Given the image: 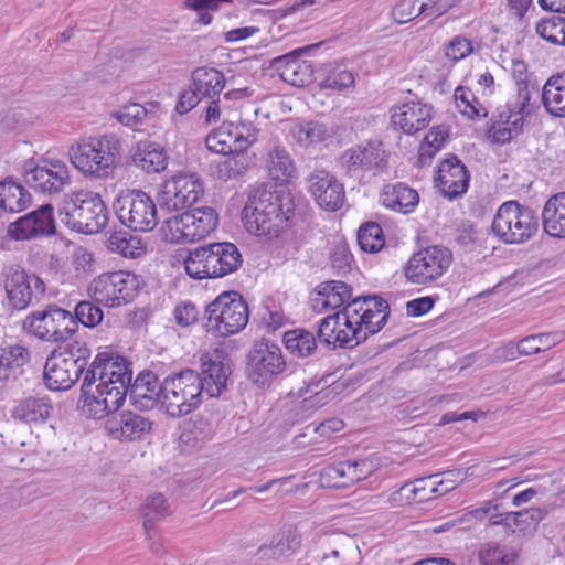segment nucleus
Instances as JSON below:
<instances>
[{"mask_svg": "<svg viewBox=\"0 0 565 565\" xmlns=\"http://www.w3.org/2000/svg\"><path fill=\"white\" fill-rule=\"evenodd\" d=\"M232 130L230 124L210 132L205 138L206 148L215 153L227 154L233 152Z\"/></svg>", "mask_w": 565, "mask_h": 565, "instance_id": "obj_53", "label": "nucleus"}, {"mask_svg": "<svg viewBox=\"0 0 565 565\" xmlns=\"http://www.w3.org/2000/svg\"><path fill=\"white\" fill-rule=\"evenodd\" d=\"M128 394L137 409L148 411L158 404L161 405V383H158V377L152 371L140 372L134 383L130 382Z\"/></svg>", "mask_w": 565, "mask_h": 565, "instance_id": "obj_27", "label": "nucleus"}, {"mask_svg": "<svg viewBox=\"0 0 565 565\" xmlns=\"http://www.w3.org/2000/svg\"><path fill=\"white\" fill-rule=\"evenodd\" d=\"M129 366L130 363L125 358L100 352L94 358L88 370H94V382L105 390H118L124 402L132 376Z\"/></svg>", "mask_w": 565, "mask_h": 565, "instance_id": "obj_16", "label": "nucleus"}, {"mask_svg": "<svg viewBox=\"0 0 565 565\" xmlns=\"http://www.w3.org/2000/svg\"><path fill=\"white\" fill-rule=\"evenodd\" d=\"M118 275L116 271L103 274L90 284L89 291L98 303L107 307H120L117 284Z\"/></svg>", "mask_w": 565, "mask_h": 565, "instance_id": "obj_42", "label": "nucleus"}, {"mask_svg": "<svg viewBox=\"0 0 565 565\" xmlns=\"http://www.w3.org/2000/svg\"><path fill=\"white\" fill-rule=\"evenodd\" d=\"M152 429V422L137 413L125 411L110 415L106 430L114 439L137 440Z\"/></svg>", "mask_w": 565, "mask_h": 565, "instance_id": "obj_26", "label": "nucleus"}, {"mask_svg": "<svg viewBox=\"0 0 565 565\" xmlns=\"http://www.w3.org/2000/svg\"><path fill=\"white\" fill-rule=\"evenodd\" d=\"M265 168L273 180L281 183L294 178L296 174L294 160L288 150L280 145H275L267 151Z\"/></svg>", "mask_w": 565, "mask_h": 565, "instance_id": "obj_38", "label": "nucleus"}, {"mask_svg": "<svg viewBox=\"0 0 565 565\" xmlns=\"http://www.w3.org/2000/svg\"><path fill=\"white\" fill-rule=\"evenodd\" d=\"M170 514V507L161 493L149 495L143 505V529L150 537V532L154 529L157 522L163 520Z\"/></svg>", "mask_w": 565, "mask_h": 565, "instance_id": "obj_47", "label": "nucleus"}, {"mask_svg": "<svg viewBox=\"0 0 565 565\" xmlns=\"http://www.w3.org/2000/svg\"><path fill=\"white\" fill-rule=\"evenodd\" d=\"M249 318L248 306L235 291L223 292L205 308L204 328L218 337H228L242 331Z\"/></svg>", "mask_w": 565, "mask_h": 565, "instance_id": "obj_7", "label": "nucleus"}, {"mask_svg": "<svg viewBox=\"0 0 565 565\" xmlns=\"http://www.w3.org/2000/svg\"><path fill=\"white\" fill-rule=\"evenodd\" d=\"M387 157L383 143L370 140L365 146H358L345 150L340 157V164L348 174L373 169L384 170L387 166Z\"/></svg>", "mask_w": 565, "mask_h": 565, "instance_id": "obj_21", "label": "nucleus"}, {"mask_svg": "<svg viewBox=\"0 0 565 565\" xmlns=\"http://www.w3.org/2000/svg\"><path fill=\"white\" fill-rule=\"evenodd\" d=\"M537 90V88L530 84H523V86H518L516 97L514 100L507 103L509 107H511L516 115H520L524 118V116H530L534 111V106L531 105L532 92Z\"/></svg>", "mask_w": 565, "mask_h": 565, "instance_id": "obj_58", "label": "nucleus"}, {"mask_svg": "<svg viewBox=\"0 0 565 565\" xmlns=\"http://www.w3.org/2000/svg\"><path fill=\"white\" fill-rule=\"evenodd\" d=\"M134 162L147 173H157L166 169L168 157L160 145L145 141L139 143Z\"/></svg>", "mask_w": 565, "mask_h": 565, "instance_id": "obj_40", "label": "nucleus"}, {"mask_svg": "<svg viewBox=\"0 0 565 565\" xmlns=\"http://www.w3.org/2000/svg\"><path fill=\"white\" fill-rule=\"evenodd\" d=\"M452 263L448 247L431 245L414 253L403 268L406 280L415 285H429L447 271Z\"/></svg>", "mask_w": 565, "mask_h": 565, "instance_id": "obj_11", "label": "nucleus"}, {"mask_svg": "<svg viewBox=\"0 0 565 565\" xmlns=\"http://www.w3.org/2000/svg\"><path fill=\"white\" fill-rule=\"evenodd\" d=\"M309 47L281 55L273 60L271 66L279 72L280 78L296 87L309 85L315 79L312 61L303 60L299 55Z\"/></svg>", "mask_w": 565, "mask_h": 565, "instance_id": "obj_25", "label": "nucleus"}, {"mask_svg": "<svg viewBox=\"0 0 565 565\" xmlns=\"http://www.w3.org/2000/svg\"><path fill=\"white\" fill-rule=\"evenodd\" d=\"M30 352L20 344H8L0 348V381H15L22 367L29 363Z\"/></svg>", "mask_w": 565, "mask_h": 565, "instance_id": "obj_35", "label": "nucleus"}, {"mask_svg": "<svg viewBox=\"0 0 565 565\" xmlns=\"http://www.w3.org/2000/svg\"><path fill=\"white\" fill-rule=\"evenodd\" d=\"M392 18L398 24H404L417 18V0H399L393 8Z\"/></svg>", "mask_w": 565, "mask_h": 565, "instance_id": "obj_63", "label": "nucleus"}, {"mask_svg": "<svg viewBox=\"0 0 565 565\" xmlns=\"http://www.w3.org/2000/svg\"><path fill=\"white\" fill-rule=\"evenodd\" d=\"M23 329L40 340L65 344L77 332V324L71 311L49 305L30 313L23 320Z\"/></svg>", "mask_w": 565, "mask_h": 565, "instance_id": "obj_9", "label": "nucleus"}, {"mask_svg": "<svg viewBox=\"0 0 565 565\" xmlns=\"http://www.w3.org/2000/svg\"><path fill=\"white\" fill-rule=\"evenodd\" d=\"M290 134L299 145L309 147L333 137L334 130L319 121H307L295 125Z\"/></svg>", "mask_w": 565, "mask_h": 565, "instance_id": "obj_43", "label": "nucleus"}, {"mask_svg": "<svg viewBox=\"0 0 565 565\" xmlns=\"http://www.w3.org/2000/svg\"><path fill=\"white\" fill-rule=\"evenodd\" d=\"M118 390L102 388L94 382V370H87L81 386L78 408L86 417L102 419L118 411L122 404V394Z\"/></svg>", "mask_w": 565, "mask_h": 565, "instance_id": "obj_14", "label": "nucleus"}, {"mask_svg": "<svg viewBox=\"0 0 565 565\" xmlns=\"http://www.w3.org/2000/svg\"><path fill=\"white\" fill-rule=\"evenodd\" d=\"M456 105L459 111L470 119L486 117V108L477 100L470 89L457 87L455 90Z\"/></svg>", "mask_w": 565, "mask_h": 565, "instance_id": "obj_52", "label": "nucleus"}, {"mask_svg": "<svg viewBox=\"0 0 565 565\" xmlns=\"http://www.w3.org/2000/svg\"><path fill=\"white\" fill-rule=\"evenodd\" d=\"M25 183L44 194L60 193L71 183L67 164L58 159H42L40 163L24 166Z\"/></svg>", "mask_w": 565, "mask_h": 565, "instance_id": "obj_15", "label": "nucleus"}, {"mask_svg": "<svg viewBox=\"0 0 565 565\" xmlns=\"http://www.w3.org/2000/svg\"><path fill=\"white\" fill-rule=\"evenodd\" d=\"M431 106L409 100L403 103L392 114V122L405 134H415L428 126L431 120Z\"/></svg>", "mask_w": 565, "mask_h": 565, "instance_id": "obj_29", "label": "nucleus"}, {"mask_svg": "<svg viewBox=\"0 0 565 565\" xmlns=\"http://www.w3.org/2000/svg\"><path fill=\"white\" fill-rule=\"evenodd\" d=\"M200 381L203 392L210 397L220 396L225 390L232 373L231 359L222 350H215L206 360H202Z\"/></svg>", "mask_w": 565, "mask_h": 565, "instance_id": "obj_23", "label": "nucleus"}, {"mask_svg": "<svg viewBox=\"0 0 565 565\" xmlns=\"http://www.w3.org/2000/svg\"><path fill=\"white\" fill-rule=\"evenodd\" d=\"M116 118L125 126H135L147 118V110L142 108L141 104L130 103L116 113Z\"/></svg>", "mask_w": 565, "mask_h": 565, "instance_id": "obj_62", "label": "nucleus"}, {"mask_svg": "<svg viewBox=\"0 0 565 565\" xmlns=\"http://www.w3.org/2000/svg\"><path fill=\"white\" fill-rule=\"evenodd\" d=\"M542 225L552 237H565V191L553 194L542 211Z\"/></svg>", "mask_w": 565, "mask_h": 565, "instance_id": "obj_33", "label": "nucleus"}, {"mask_svg": "<svg viewBox=\"0 0 565 565\" xmlns=\"http://www.w3.org/2000/svg\"><path fill=\"white\" fill-rule=\"evenodd\" d=\"M439 476V473H435L418 478L414 482L405 483L391 494V500L399 501L402 497H405L407 503H422L446 494L450 488H443L441 484L436 483V479Z\"/></svg>", "mask_w": 565, "mask_h": 565, "instance_id": "obj_30", "label": "nucleus"}, {"mask_svg": "<svg viewBox=\"0 0 565 565\" xmlns=\"http://www.w3.org/2000/svg\"><path fill=\"white\" fill-rule=\"evenodd\" d=\"M379 467L375 459L363 458L328 465L321 471V482L329 488H348L369 478Z\"/></svg>", "mask_w": 565, "mask_h": 565, "instance_id": "obj_18", "label": "nucleus"}, {"mask_svg": "<svg viewBox=\"0 0 565 565\" xmlns=\"http://www.w3.org/2000/svg\"><path fill=\"white\" fill-rule=\"evenodd\" d=\"M3 275L6 277L4 289L9 306L15 310L25 309L32 299L29 275L18 264L7 266Z\"/></svg>", "mask_w": 565, "mask_h": 565, "instance_id": "obj_28", "label": "nucleus"}, {"mask_svg": "<svg viewBox=\"0 0 565 565\" xmlns=\"http://www.w3.org/2000/svg\"><path fill=\"white\" fill-rule=\"evenodd\" d=\"M287 351L296 358H307L317 351L316 337L305 329H294L284 334Z\"/></svg>", "mask_w": 565, "mask_h": 565, "instance_id": "obj_44", "label": "nucleus"}, {"mask_svg": "<svg viewBox=\"0 0 565 565\" xmlns=\"http://www.w3.org/2000/svg\"><path fill=\"white\" fill-rule=\"evenodd\" d=\"M382 204L394 211L407 214L414 210L419 202L416 190L404 183L385 185L381 194Z\"/></svg>", "mask_w": 565, "mask_h": 565, "instance_id": "obj_37", "label": "nucleus"}, {"mask_svg": "<svg viewBox=\"0 0 565 565\" xmlns=\"http://www.w3.org/2000/svg\"><path fill=\"white\" fill-rule=\"evenodd\" d=\"M119 276L117 284L120 306L126 305L135 299L140 289V279L129 271H116Z\"/></svg>", "mask_w": 565, "mask_h": 565, "instance_id": "obj_55", "label": "nucleus"}, {"mask_svg": "<svg viewBox=\"0 0 565 565\" xmlns=\"http://www.w3.org/2000/svg\"><path fill=\"white\" fill-rule=\"evenodd\" d=\"M365 308L366 303L364 297H358L351 301L349 300L343 310L338 311V313L342 315L343 326L348 328H351V326L354 327V322H358V319Z\"/></svg>", "mask_w": 565, "mask_h": 565, "instance_id": "obj_64", "label": "nucleus"}, {"mask_svg": "<svg viewBox=\"0 0 565 565\" xmlns=\"http://www.w3.org/2000/svg\"><path fill=\"white\" fill-rule=\"evenodd\" d=\"M308 190L316 203L323 210L335 212L343 205V184L327 170H315L308 178Z\"/></svg>", "mask_w": 565, "mask_h": 565, "instance_id": "obj_22", "label": "nucleus"}, {"mask_svg": "<svg viewBox=\"0 0 565 565\" xmlns=\"http://www.w3.org/2000/svg\"><path fill=\"white\" fill-rule=\"evenodd\" d=\"M300 536L292 531L275 535L270 541L273 548L277 552V557L292 554L300 546Z\"/></svg>", "mask_w": 565, "mask_h": 565, "instance_id": "obj_61", "label": "nucleus"}, {"mask_svg": "<svg viewBox=\"0 0 565 565\" xmlns=\"http://www.w3.org/2000/svg\"><path fill=\"white\" fill-rule=\"evenodd\" d=\"M171 236L178 243H191L206 237L218 224V215L213 207H192L184 213L164 221Z\"/></svg>", "mask_w": 565, "mask_h": 565, "instance_id": "obj_12", "label": "nucleus"}, {"mask_svg": "<svg viewBox=\"0 0 565 565\" xmlns=\"http://www.w3.org/2000/svg\"><path fill=\"white\" fill-rule=\"evenodd\" d=\"M103 318V310L92 301H79L74 309L73 319L76 320L77 326L82 323L86 328H94L102 322Z\"/></svg>", "mask_w": 565, "mask_h": 565, "instance_id": "obj_54", "label": "nucleus"}, {"mask_svg": "<svg viewBox=\"0 0 565 565\" xmlns=\"http://www.w3.org/2000/svg\"><path fill=\"white\" fill-rule=\"evenodd\" d=\"M547 510L541 508H531L518 512H509L507 519H513V524L519 531H526L532 526H536L545 515Z\"/></svg>", "mask_w": 565, "mask_h": 565, "instance_id": "obj_56", "label": "nucleus"}, {"mask_svg": "<svg viewBox=\"0 0 565 565\" xmlns=\"http://www.w3.org/2000/svg\"><path fill=\"white\" fill-rule=\"evenodd\" d=\"M71 163L84 175L106 179L114 174L121 157V143L115 135L82 139L68 150Z\"/></svg>", "mask_w": 565, "mask_h": 565, "instance_id": "obj_2", "label": "nucleus"}, {"mask_svg": "<svg viewBox=\"0 0 565 565\" xmlns=\"http://www.w3.org/2000/svg\"><path fill=\"white\" fill-rule=\"evenodd\" d=\"M565 30V17L551 15L541 19L535 26L536 33L554 45H562V35Z\"/></svg>", "mask_w": 565, "mask_h": 565, "instance_id": "obj_51", "label": "nucleus"}, {"mask_svg": "<svg viewBox=\"0 0 565 565\" xmlns=\"http://www.w3.org/2000/svg\"><path fill=\"white\" fill-rule=\"evenodd\" d=\"M242 264L239 249L230 242L200 246L184 259L185 271L194 279L222 278L238 270Z\"/></svg>", "mask_w": 565, "mask_h": 565, "instance_id": "obj_5", "label": "nucleus"}, {"mask_svg": "<svg viewBox=\"0 0 565 565\" xmlns=\"http://www.w3.org/2000/svg\"><path fill=\"white\" fill-rule=\"evenodd\" d=\"M108 209L100 194L93 191H74L63 195L57 204V217L70 230L95 234L108 222Z\"/></svg>", "mask_w": 565, "mask_h": 565, "instance_id": "obj_3", "label": "nucleus"}, {"mask_svg": "<svg viewBox=\"0 0 565 565\" xmlns=\"http://www.w3.org/2000/svg\"><path fill=\"white\" fill-rule=\"evenodd\" d=\"M32 196L22 185L7 180L0 183V207L10 213H18L31 205Z\"/></svg>", "mask_w": 565, "mask_h": 565, "instance_id": "obj_41", "label": "nucleus"}, {"mask_svg": "<svg viewBox=\"0 0 565 565\" xmlns=\"http://www.w3.org/2000/svg\"><path fill=\"white\" fill-rule=\"evenodd\" d=\"M479 559L481 565H513L505 547L497 544L482 548L479 553Z\"/></svg>", "mask_w": 565, "mask_h": 565, "instance_id": "obj_59", "label": "nucleus"}, {"mask_svg": "<svg viewBox=\"0 0 565 565\" xmlns=\"http://www.w3.org/2000/svg\"><path fill=\"white\" fill-rule=\"evenodd\" d=\"M388 316L390 311H385L382 316H380L375 312H372L371 309H365L361 313V317L358 319V322H354V324H356L355 327H359L362 332H365L366 340L370 334H375L383 329L387 322Z\"/></svg>", "mask_w": 565, "mask_h": 565, "instance_id": "obj_57", "label": "nucleus"}, {"mask_svg": "<svg viewBox=\"0 0 565 565\" xmlns=\"http://www.w3.org/2000/svg\"><path fill=\"white\" fill-rule=\"evenodd\" d=\"M107 246L111 252H116L128 258H137L145 250L141 239L126 230L110 233L107 239Z\"/></svg>", "mask_w": 565, "mask_h": 565, "instance_id": "obj_45", "label": "nucleus"}, {"mask_svg": "<svg viewBox=\"0 0 565 565\" xmlns=\"http://www.w3.org/2000/svg\"><path fill=\"white\" fill-rule=\"evenodd\" d=\"M479 559L481 565H513L505 547L497 544L482 548L479 553Z\"/></svg>", "mask_w": 565, "mask_h": 565, "instance_id": "obj_60", "label": "nucleus"}, {"mask_svg": "<svg viewBox=\"0 0 565 565\" xmlns=\"http://www.w3.org/2000/svg\"><path fill=\"white\" fill-rule=\"evenodd\" d=\"M53 411L54 407L50 397L35 395L17 401L11 415L21 423L40 425L49 420Z\"/></svg>", "mask_w": 565, "mask_h": 565, "instance_id": "obj_31", "label": "nucleus"}, {"mask_svg": "<svg viewBox=\"0 0 565 565\" xmlns=\"http://www.w3.org/2000/svg\"><path fill=\"white\" fill-rule=\"evenodd\" d=\"M218 163V178L227 181L244 175L253 163V158L247 152H232Z\"/></svg>", "mask_w": 565, "mask_h": 565, "instance_id": "obj_46", "label": "nucleus"}, {"mask_svg": "<svg viewBox=\"0 0 565 565\" xmlns=\"http://www.w3.org/2000/svg\"><path fill=\"white\" fill-rule=\"evenodd\" d=\"M317 297L312 299L313 309H337L348 303L352 297V287L339 280H329L316 287Z\"/></svg>", "mask_w": 565, "mask_h": 565, "instance_id": "obj_34", "label": "nucleus"}, {"mask_svg": "<svg viewBox=\"0 0 565 565\" xmlns=\"http://www.w3.org/2000/svg\"><path fill=\"white\" fill-rule=\"evenodd\" d=\"M192 85L201 98L218 96L225 86V77L214 67H198L192 72Z\"/></svg>", "mask_w": 565, "mask_h": 565, "instance_id": "obj_39", "label": "nucleus"}, {"mask_svg": "<svg viewBox=\"0 0 565 565\" xmlns=\"http://www.w3.org/2000/svg\"><path fill=\"white\" fill-rule=\"evenodd\" d=\"M53 211L52 204L46 203L19 217L10 223L8 228L9 235L18 241L55 235L56 227Z\"/></svg>", "mask_w": 565, "mask_h": 565, "instance_id": "obj_19", "label": "nucleus"}, {"mask_svg": "<svg viewBox=\"0 0 565 565\" xmlns=\"http://www.w3.org/2000/svg\"><path fill=\"white\" fill-rule=\"evenodd\" d=\"M285 369L281 349L268 340L256 342L247 354V377L260 386H268Z\"/></svg>", "mask_w": 565, "mask_h": 565, "instance_id": "obj_13", "label": "nucleus"}, {"mask_svg": "<svg viewBox=\"0 0 565 565\" xmlns=\"http://www.w3.org/2000/svg\"><path fill=\"white\" fill-rule=\"evenodd\" d=\"M295 210L290 191L284 188L273 191L262 185L249 191L242 220L249 233L273 239L291 227Z\"/></svg>", "mask_w": 565, "mask_h": 565, "instance_id": "obj_1", "label": "nucleus"}, {"mask_svg": "<svg viewBox=\"0 0 565 565\" xmlns=\"http://www.w3.org/2000/svg\"><path fill=\"white\" fill-rule=\"evenodd\" d=\"M491 227L504 243L522 244L537 232L539 218L529 206L508 201L498 209Z\"/></svg>", "mask_w": 565, "mask_h": 565, "instance_id": "obj_8", "label": "nucleus"}, {"mask_svg": "<svg viewBox=\"0 0 565 565\" xmlns=\"http://www.w3.org/2000/svg\"><path fill=\"white\" fill-rule=\"evenodd\" d=\"M469 171L457 156L449 154L438 167L436 186L449 199L463 194L469 186Z\"/></svg>", "mask_w": 565, "mask_h": 565, "instance_id": "obj_24", "label": "nucleus"}, {"mask_svg": "<svg viewBox=\"0 0 565 565\" xmlns=\"http://www.w3.org/2000/svg\"><path fill=\"white\" fill-rule=\"evenodd\" d=\"M524 126L525 119L505 105L503 110L491 118L488 134L494 142L504 145L521 135L524 131Z\"/></svg>", "mask_w": 565, "mask_h": 565, "instance_id": "obj_32", "label": "nucleus"}, {"mask_svg": "<svg viewBox=\"0 0 565 565\" xmlns=\"http://www.w3.org/2000/svg\"><path fill=\"white\" fill-rule=\"evenodd\" d=\"M354 84V76L345 65L332 63L326 66V75L320 81L321 88H330L334 90L347 89Z\"/></svg>", "mask_w": 565, "mask_h": 565, "instance_id": "obj_48", "label": "nucleus"}, {"mask_svg": "<svg viewBox=\"0 0 565 565\" xmlns=\"http://www.w3.org/2000/svg\"><path fill=\"white\" fill-rule=\"evenodd\" d=\"M203 193V184L195 174L179 173L164 183L159 204L168 211L190 209Z\"/></svg>", "mask_w": 565, "mask_h": 565, "instance_id": "obj_17", "label": "nucleus"}, {"mask_svg": "<svg viewBox=\"0 0 565 565\" xmlns=\"http://www.w3.org/2000/svg\"><path fill=\"white\" fill-rule=\"evenodd\" d=\"M356 239L361 249L370 253L379 252L385 243L383 230L375 222H366L361 225Z\"/></svg>", "mask_w": 565, "mask_h": 565, "instance_id": "obj_50", "label": "nucleus"}, {"mask_svg": "<svg viewBox=\"0 0 565 565\" xmlns=\"http://www.w3.org/2000/svg\"><path fill=\"white\" fill-rule=\"evenodd\" d=\"M90 359V349L84 342L60 344L46 358L43 381L50 391H67L85 371Z\"/></svg>", "mask_w": 565, "mask_h": 565, "instance_id": "obj_4", "label": "nucleus"}, {"mask_svg": "<svg viewBox=\"0 0 565 565\" xmlns=\"http://www.w3.org/2000/svg\"><path fill=\"white\" fill-rule=\"evenodd\" d=\"M317 337L321 344L332 350L353 349L365 341V332L355 326L344 327L342 315L338 312L320 321Z\"/></svg>", "mask_w": 565, "mask_h": 565, "instance_id": "obj_20", "label": "nucleus"}, {"mask_svg": "<svg viewBox=\"0 0 565 565\" xmlns=\"http://www.w3.org/2000/svg\"><path fill=\"white\" fill-rule=\"evenodd\" d=\"M542 104L551 116L565 118V72L546 81L542 89Z\"/></svg>", "mask_w": 565, "mask_h": 565, "instance_id": "obj_36", "label": "nucleus"}, {"mask_svg": "<svg viewBox=\"0 0 565 565\" xmlns=\"http://www.w3.org/2000/svg\"><path fill=\"white\" fill-rule=\"evenodd\" d=\"M565 339V331H552L531 334L522 339V349L525 355L536 354L546 351Z\"/></svg>", "mask_w": 565, "mask_h": 565, "instance_id": "obj_49", "label": "nucleus"}, {"mask_svg": "<svg viewBox=\"0 0 565 565\" xmlns=\"http://www.w3.org/2000/svg\"><path fill=\"white\" fill-rule=\"evenodd\" d=\"M114 210L120 223L134 232H150L159 223L156 203L141 190L121 192L114 202Z\"/></svg>", "mask_w": 565, "mask_h": 565, "instance_id": "obj_10", "label": "nucleus"}, {"mask_svg": "<svg viewBox=\"0 0 565 565\" xmlns=\"http://www.w3.org/2000/svg\"><path fill=\"white\" fill-rule=\"evenodd\" d=\"M203 383L192 369L168 375L161 382V407L171 417L190 414L201 404Z\"/></svg>", "mask_w": 565, "mask_h": 565, "instance_id": "obj_6", "label": "nucleus"}]
</instances>
